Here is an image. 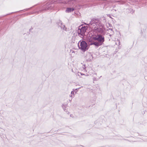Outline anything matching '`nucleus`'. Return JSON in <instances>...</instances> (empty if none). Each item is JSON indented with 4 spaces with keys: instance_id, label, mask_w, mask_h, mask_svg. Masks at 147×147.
<instances>
[{
    "instance_id": "f257e3e1",
    "label": "nucleus",
    "mask_w": 147,
    "mask_h": 147,
    "mask_svg": "<svg viewBox=\"0 0 147 147\" xmlns=\"http://www.w3.org/2000/svg\"><path fill=\"white\" fill-rule=\"evenodd\" d=\"M87 25L90 28L94 30L96 32L102 33L103 31L104 25L102 24L98 19L93 18L90 23Z\"/></svg>"
},
{
    "instance_id": "f03ea898",
    "label": "nucleus",
    "mask_w": 147,
    "mask_h": 147,
    "mask_svg": "<svg viewBox=\"0 0 147 147\" xmlns=\"http://www.w3.org/2000/svg\"><path fill=\"white\" fill-rule=\"evenodd\" d=\"M88 28V27L87 26H82L80 28H79L78 30V36L81 38H83L85 35V32H86V30Z\"/></svg>"
},
{
    "instance_id": "7ed1b4c3",
    "label": "nucleus",
    "mask_w": 147,
    "mask_h": 147,
    "mask_svg": "<svg viewBox=\"0 0 147 147\" xmlns=\"http://www.w3.org/2000/svg\"><path fill=\"white\" fill-rule=\"evenodd\" d=\"M93 39L97 40L101 45H102L105 41L104 37L101 34H97L95 37H93Z\"/></svg>"
},
{
    "instance_id": "20e7f679",
    "label": "nucleus",
    "mask_w": 147,
    "mask_h": 147,
    "mask_svg": "<svg viewBox=\"0 0 147 147\" xmlns=\"http://www.w3.org/2000/svg\"><path fill=\"white\" fill-rule=\"evenodd\" d=\"M79 43L78 44V46L80 49L82 51H84L88 49L87 44L86 42L82 41L80 42V45H79Z\"/></svg>"
},
{
    "instance_id": "39448f33",
    "label": "nucleus",
    "mask_w": 147,
    "mask_h": 147,
    "mask_svg": "<svg viewBox=\"0 0 147 147\" xmlns=\"http://www.w3.org/2000/svg\"><path fill=\"white\" fill-rule=\"evenodd\" d=\"M54 6L53 4H49L47 3L46 5H45L43 7L44 9L43 10H49L52 9Z\"/></svg>"
},
{
    "instance_id": "423d86ee",
    "label": "nucleus",
    "mask_w": 147,
    "mask_h": 147,
    "mask_svg": "<svg viewBox=\"0 0 147 147\" xmlns=\"http://www.w3.org/2000/svg\"><path fill=\"white\" fill-rule=\"evenodd\" d=\"M93 57L92 54L88 52L85 57V59L87 61H90L93 59Z\"/></svg>"
},
{
    "instance_id": "0eeeda50",
    "label": "nucleus",
    "mask_w": 147,
    "mask_h": 147,
    "mask_svg": "<svg viewBox=\"0 0 147 147\" xmlns=\"http://www.w3.org/2000/svg\"><path fill=\"white\" fill-rule=\"evenodd\" d=\"M58 25L59 26L61 27L62 29L64 30H66V28L65 27V25L63 24L61 21H59L58 23Z\"/></svg>"
},
{
    "instance_id": "6e6552de",
    "label": "nucleus",
    "mask_w": 147,
    "mask_h": 147,
    "mask_svg": "<svg viewBox=\"0 0 147 147\" xmlns=\"http://www.w3.org/2000/svg\"><path fill=\"white\" fill-rule=\"evenodd\" d=\"M108 32L107 34V35L110 36H111L114 33V32L113 30L112 29L110 28L109 30H108Z\"/></svg>"
},
{
    "instance_id": "1a4fd4ad",
    "label": "nucleus",
    "mask_w": 147,
    "mask_h": 147,
    "mask_svg": "<svg viewBox=\"0 0 147 147\" xmlns=\"http://www.w3.org/2000/svg\"><path fill=\"white\" fill-rule=\"evenodd\" d=\"M90 45H94L97 47H98L99 46L101 45L98 41H94L90 43Z\"/></svg>"
},
{
    "instance_id": "9d476101",
    "label": "nucleus",
    "mask_w": 147,
    "mask_h": 147,
    "mask_svg": "<svg viewBox=\"0 0 147 147\" xmlns=\"http://www.w3.org/2000/svg\"><path fill=\"white\" fill-rule=\"evenodd\" d=\"M76 76H78L80 77H81V76L85 75V76H88V75L87 74H85L83 73H82L81 72H78L76 74Z\"/></svg>"
},
{
    "instance_id": "9b49d317",
    "label": "nucleus",
    "mask_w": 147,
    "mask_h": 147,
    "mask_svg": "<svg viewBox=\"0 0 147 147\" xmlns=\"http://www.w3.org/2000/svg\"><path fill=\"white\" fill-rule=\"evenodd\" d=\"M74 10V9L73 8H68L66 10V12H69L71 11H73Z\"/></svg>"
},
{
    "instance_id": "f8f14e48",
    "label": "nucleus",
    "mask_w": 147,
    "mask_h": 147,
    "mask_svg": "<svg viewBox=\"0 0 147 147\" xmlns=\"http://www.w3.org/2000/svg\"><path fill=\"white\" fill-rule=\"evenodd\" d=\"M62 106L64 110L65 111L66 109V108L67 107V104H63Z\"/></svg>"
},
{
    "instance_id": "ddd939ff",
    "label": "nucleus",
    "mask_w": 147,
    "mask_h": 147,
    "mask_svg": "<svg viewBox=\"0 0 147 147\" xmlns=\"http://www.w3.org/2000/svg\"><path fill=\"white\" fill-rule=\"evenodd\" d=\"M71 94H74V91H72L71 92Z\"/></svg>"
},
{
    "instance_id": "4468645a",
    "label": "nucleus",
    "mask_w": 147,
    "mask_h": 147,
    "mask_svg": "<svg viewBox=\"0 0 147 147\" xmlns=\"http://www.w3.org/2000/svg\"><path fill=\"white\" fill-rule=\"evenodd\" d=\"M70 116L72 117H74V116L72 115H70Z\"/></svg>"
},
{
    "instance_id": "2eb2a0df",
    "label": "nucleus",
    "mask_w": 147,
    "mask_h": 147,
    "mask_svg": "<svg viewBox=\"0 0 147 147\" xmlns=\"http://www.w3.org/2000/svg\"><path fill=\"white\" fill-rule=\"evenodd\" d=\"M79 89V88H77L75 89V90H76L77 91H78Z\"/></svg>"
},
{
    "instance_id": "dca6fc26",
    "label": "nucleus",
    "mask_w": 147,
    "mask_h": 147,
    "mask_svg": "<svg viewBox=\"0 0 147 147\" xmlns=\"http://www.w3.org/2000/svg\"><path fill=\"white\" fill-rule=\"evenodd\" d=\"M70 96L71 97H73V96L72 95H70Z\"/></svg>"
},
{
    "instance_id": "f3484780",
    "label": "nucleus",
    "mask_w": 147,
    "mask_h": 147,
    "mask_svg": "<svg viewBox=\"0 0 147 147\" xmlns=\"http://www.w3.org/2000/svg\"><path fill=\"white\" fill-rule=\"evenodd\" d=\"M86 71V70L85 69V70L84 71Z\"/></svg>"
},
{
    "instance_id": "a211bd4d",
    "label": "nucleus",
    "mask_w": 147,
    "mask_h": 147,
    "mask_svg": "<svg viewBox=\"0 0 147 147\" xmlns=\"http://www.w3.org/2000/svg\"><path fill=\"white\" fill-rule=\"evenodd\" d=\"M72 71H73V69H72Z\"/></svg>"
}]
</instances>
